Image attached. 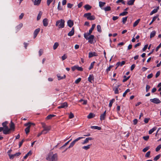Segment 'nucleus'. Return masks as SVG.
Here are the masks:
<instances>
[{"mask_svg":"<svg viewBox=\"0 0 161 161\" xmlns=\"http://www.w3.org/2000/svg\"><path fill=\"white\" fill-rule=\"evenodd\" d=\"M46 159L48 161H58V157L57 154V153L52 154L50 153L48 155Z\"/></svg>","mask_w":161,"mask_h":161,"instance_id":"1","label":"nucleus"},{"mask_svg":"<svg viewBox=\"0 0 161 161\" xmlns=\"http://www.w3.org/2000/svg\"><path fill=\"white\" fill-rule=\"evenodd\" d=\"M84 36L86 40H88V42L92 44L93 43L94 38V36L93 35L86 36V34H84Z\"/></svg>","mask_w":161,"mask_h":161,"instance_id":"2","label":"nucleus"},{"mask_svg":"<svg viewBox=\"0 0 161 161\" xmlns=\"http://www.w3.org/2000/svg\"><path fill=\"white\" fill-rule=\"evenodd\" d=\"M64 20L62 19L58 20L56 21V25L59 28H63L64 26Z\"/></svg>","mask_w":161,"mask_h":161,"instance_id":"3","label":"nucleus"},{"mask_svg":"<svg viewBox=\"0 0 161 161\" xmlns=\"http://www.w3.org/2000/svg\"><path fill=\"white\" fill-rule=\"evenodd\" d=\"M31 125H34L35 124L33 123H31L30 122H28V123H26L25 124V126H28L25 129V133L27 134L30 132V128L31 127Z\"/></svg>","mask_w":161,"mask_h":161,"instance_id":"4","label":"nucleus"},{"mask_svg":"<svg viewBox=\"0 0 161 161\" xmlns=\"http://www.w3.org/2000/svg\"><path fill=\"white\" fill-rule=\"evenodd\" d=\"M71 69L72 71H75V69H77L79 71H82L83 70V68L81 67H79L78 65H75L71 67Z\"/></svg>","mask_w":161,"mask_h":161,"instance_id":"5","label":"nucleus"},{"mask_svg":"<svg viewBox=\"0 0 161 161\" xmlns=\"http://www.w3.org/2000/svg\"><path fill=\"white\" fill-rule=\"evenodd\" d=\"M150 100L151 102L156 104H158L161 103V101L160 100L157 98H155L153 99H150Z\"/></svg>","mask_w":161,"mask_h":161,"instance_id":"6","label":"nucleus"},{"mask_svg":"<svg viewBox=\"0 0 161 161\" xmlns=\"http://www.w3.org/2000/svg\"><path fill=\"white\" fill-rule=\"evenodd\" d=\"M94 77L93 74L90 75L88 78V80L90 83H92L94 81Z\"/></svg>","mask_w":161,"mask_h":161,"instance_id":"7","label":"nucleus"},{"mask_svg":"<svg viewBox=\"0 0 161 161\" xmlns=\"http://www.w3.org/2000/svg\"><path fill=\"white\" fill-rule=\"evenodd\" d=\"M10 130V129L8 128V127L6 126L5 128H4V129H3V133L5 135L8 134L9 133Z\"/></svg>","mask_w":161,"mask_h":161,"instance_id":"8","label":"nucleus"},{"mask_svg":"<svg viewBox=\"0 0 161 161\" xmlns=\"http://www.w3.org/2000/svg\"><path fill=\"white\" fill-rule=\"evenodd\" d=\"M98 55L97 53L95 52H90L89 53V58H91L93 56H97Z\"/></svg>","mask_w":161,"mask_h":161,"instance_id":"9","label":"nucleus"},{"mask_svg":"<svg viewBox=\"0 0 161 161\" xmlns=\"http://www.w3.org/2000/svg\"><path fill=\"white\" fill-rule=\"evenodd\" d=\"M68 106V104L67 102H64L62 103L61 105L58 106V108L60 109L61 108H64L65 107H67Z\"/></svg>","mask_w":161,"mask_h":161,"instance_id":"10","label":"nucleus"},{"mask_svg":"<svg viewBox=\"0 0 161 161\" xmlns=\"http://www.w3.org/2000/svg\"><path fill=\"white\" fill-rule=\"evenodd\" d=\"M67 25L70 27H71L74 25L73 21L71 19H69L67 21Z\"/></svg>","mask_w":161,"mask_h":161,"instance_id":"11","label":"nucleus"},{"mask_svg":"<svg viewBox=\"0 0 161 161\" xmlns=\"http://www.w3.org/2000/svg\"><path fill=\"white\" fill-rule=\"evenodd\" d=\"M125 62L124 61H122L121 62H118L116 64V65L117 66V67L119 66H122L123 65L125 64Z\"/></svg>","mask_w":161,"mask_h":161,"instance_id":"12","label":"nucleus"},{"mask_svg":"<svg viewBox=\"0 0 161 161\" xmlns=\"http://www.w3.org/2000/svg\"><path fill=\"white\" fill-rule=\"evenodd\" d=\"M51 129V127L50 126H47L43 129V130H42L43 132H44V131H46L47 133V132L50 130Z\"/></svg>","mask_w":161,"mask_h":161,"instance_id":"13","label":"nucleus"},{"mask_svg":"<svg viewBox=\"0 0 161 161\" xmlns=\"http://www.w3.org/2000/svg\"><path fill=\"white\" fill-rule=\"evenodd\" d=\"M157 129V127L156 126H154L153 127L152 129H150L149 131V134H152L154 131L156 130Z\"/></svg>","mask_w":161,"mask_h":161,"instance_id":"14","label":"nucleus"},{"mask_svg":"<svg viewBox=\"0 0 161 161\" xmlns=\"http://www.w3.org/2000/svg\"><path fill=\"white\" fill-rule=\"evenodd\" d=\"M92 139L91 137L86 138L84 141L82 143V144H84L86 143H87L89 140H92Z\"/></svg>","mask_w":161,"mask_h":161,"instance_id":"15","label":"nucleus"},{"mask_svg":"<svg viewBox=\"0 0 161 161\" xmlns=\"http://www.w3.org/2000/svg\"><path fill=\"white\" fill-rule=\"evenodd\" d=\"M158 7L157 8L154 9L150 13V15H153V14L157 13L158 11Z\"/></svg>","mask_w":161,"mask_h":161,"instance_id":"16","label":"nucleus"},{"mask_svg":"<svg viewBox=\"0 0 161 161\" xmlns=\"http://www.w3.org/2000/svg\"><path fill=\"white\" fill-rule=\"evenodd\" d=\"M43 23L44 26H47L48 25V20L47 19H44L43 20Z\"/></svg>","mask_w":161,"mask_h":161,"instance_id":"17","label":"nucleus"},{"mask_svg":"<svg viewBox=\"0 0 161 161\" xmlns=\"http://www.w3.org/2000/svg\"><path fill=\"white\" fill-rule=\"evenodd\" d=\"M42 0H35L34 4L35 5H38L41 2Z\"/></svg>","mask_w":161,"mask_h":161,"instance_id":"18","label":"nucleus"},{"mask_svg":"<svg viewBox=\"0 0 161 161\" xmlns=\"http://www.w3.org/2000/svg\"><path fill=\"white\" fill-rule=\"evenodd\" d=\"M91 128L92 129H97L100 130L101 129V127L97 126H92L91 127Z\"/></svg>","mask_w":161,"mask_h":161,"instance_id":"19","label":"nucleus"},{"mask_svg":"<svg viewBox=\"0 0 161 161\" xmlns=\"http://www.w3.org/2000/svg\"><path fill=\"white\" fill-rule=\"evenodd\" d=\"M31 154L32 152L31 151H30L24 157V159H26L29 156L31 155Z\"/></svg>","mask_w":161,"mask_h":161,"instance_id":"20","label":"nucleus"},{"mask_svg":"<svg viewBox=\"0 0 161 161\" xmlns=\"http://www.w3.org/2000/svg\"><path fill=\"white\" fill-rule=\"evenodd\" d=\"M84 8L86 10H88L92 8V6L89 4H86L84 6Z\"/></svg>","mask_w":161,"mask_h":161,"instance_id":"21","label":"nucleus"},{"mask_svg":"<svg viewBox=\"0 0 161 161\" xmlns=\"http://www.w3.org/2000/svg\"><path fill=\"white\" fill-rule=\"evenodd\" d=\"M115 100L114 98H113L111 100H110V102H109V107L110 108H111L112 107V104H113V103L114 102Z\"/></svg>","mask_w":161,"mask_h":161,"instance_id":"22","label":"nucleus"},{"mask_svg":"<svg viewBox=\"0 0 161 161\" xmlns=\"http://www.w3.org/2000/svg\"><path fill=\"white\" fill-rule=\"evenodd\" d=\"M95 116V115L92 113H90L87 116V117L88 119H91Z\"/></svg>","mask_w":161,"mask_h":161,"instance_id":"23","label":"nucleus"},{"mask_svg":"<svg viewBox=\"0 0 161 161\" xmlns=\"http://www.w3.org/2000/svg\"><path fill=\"white\" fill-rule=\"evenodd\" d=\"M91 144H89L87 146H84L82 147V148L83 149H84L86 150H87L88 149H89L91 147Z\"/></svg>","mask_w":161,"mask_h":161,"instance_id":"24","label":"nucleus"},{"mask_svg":"<svg viewBox=\"0 0 161 161\" xmlns=\"http://www.w3.org/2000/svg\"><path fill=\"white\" fill-rule=\"evenodd\" d=\"M135 0H130L127 2V4L129 5H132L135 1Z\"/></svg>","mask_w":161,"mask_h":161,"instance_id":"25","label":"nucleus"},{"mask_svg":"<svg viewBox=\"0 0 161 161\" xmlns=\"http://www.w3.org/2000/svg\"><path fill=\"white\" fill-rule=\"evenodd\" d=\"M57 77L58 78V80H61L63 79H65L66 77V75H64L63 76H61L58 75H57Z\"/></svg>","mask_w":161,"mask_h":161,"instance_id":"26","label":"nucleus"},{"mask_svg":"<svg viewBox=\"0 0 161 161\" xmlns=\"http://www.w3.org/2000/svg\"><path fill=\"white\" fill-rule=\"evenodd\" d=\"M106 116V115L104 114H102L100 116V120L101 121L104 120Z\"/></svg>","mask_w":161,"mask_h":161,"instance_id":"27","label":"nucleus"},{"mask_svg":"<svg viewBox=\"0 0 161 161\" xmlns=\"http://www.w3.org/2000/svg\"><path fill=\"white\" fill-rule=\"evenodd\" d=\"M42 14V12L41 11H40L37 17V20H38L40 19Z\"/></svg>","mask_w":161,"mask_h":161,"instance_id":"28","label":"nucleus"},{"mask_svg":"<svg viewBox=\"0 0 161 161\" xmlns=\"http://www.w3.org/2000/svg\"><path fill=\"white\" fill-rule=\"evenodd\" d=\"M99 7L102 8L103 6L104 5L106 4L105 2H102L101 1H99Z\"/></svg>","mask_w":161,"mask_h":161,"instance_id":"29","label":"nucleus"},{"mask_svg":"<svg viewBox=\"0 0 161 161\" xmlns=\"http://www.w3.org/2000/svg\"><path fill=\"white\" fill-rule=\"evenodd\" d=\"M91 15V14L90 13H87L84 14V16L86 17L88 19V18H89Z\"/></svg>","mask_w":161,"mask_h":161,"instance_id":"30","label":"nucleus"},{"mask_svg":"<svg viewBox=\"0 0 161 161\" xmlns=\"http://www.w3.org/2000/svg\"><path fill=\"white\" fill-rule=\"evenodd\" d=\"M23 24L22 23H20L16 27V29L17 30H20L21 27L23 26Z\"/></svg>","mask_w":161,"mask_h":161,"instance_id":"31","label":"nucleus"},{"mask_svg":"<svg viewBox=\"0 0 161 161\" xmlns=\"http://www.w3.org/2000/svg\"><path fill=\"white\" fill-rule=\"evenodd\" d=\"M95 63V61H93L91 63L90 65L89 68V69L91 70V69H92L93 67L94 64Z\"/></svg>","mask_w":161,"mask_h":161,"instance_id":"32","label":"nucleus"},{"mask_svg":"<svg viewBox=\"0 0 161 161\" xmlns=\"http://www.w3.org/2000/svg\"><path fill=\"white\" fill-rule=\"evenodd\" d=\"M118 87L119 86H118L117 87H115L114 88L113 90L114 91V93L115 94H117L119 93V91L118 90Z\"/></svg>","mask_w":161,"mask_h":161,"instance_id":"33","label":"nucleus"},{"mask_svg":"<svg viewBox=\"0 0 161 161\" xmlns=\"http://www.w3.org/2000/svg\"><path fill=\"white\" fill-rule=\"evenodd\" d=\"M130 77V76H128L127 77H126V76L125 75H124V79L123 80V82H125L127 80H128Z\"/></svg>","mask_w":161,"mask_h":161,"instance_id":"34","label":"nucleus"},{"mask_svg":"<svg viewBox=\"0 0 161 161\" xmlns=\"http://www.w3.org/2000/svg\"><path fill=\"white\" fill-rule=\"evenodd\" d=\"M156 34V32L155 31H153L150 34V38H152Z\"/></svg>","mask_w":161,"mask_h":161,"instance_id":"35","label":"nucleus"},{"mask_svg":"<svg viewBox=\"0 0 161 161\" xmlns=\"http://www.w3.org/2000/svg\"><path fill=\"white\" fill-rule=\"evenodd\" d=\"M140 21V19H138L133 24V26L134 27H135L139 23Z\"/></svg>","mask_w":161,"mask_h":161,"instance_id":"36","label":"nucleus"},{"mask_svg":"<svg viewBox=\"0 0 161 161\" xmlns=\"http://www.w3.org/2000/svg\"><path fill=\"white\" fill-rule=\"evenodd\" d=\"M56 115L54 114H49L48 115L46 119H50L52 117L55 116Z\"/></svg>","mask_w":161,"mask_h":161,"instance_id":"37","label":"nucleus"},{"mask_svg":"<svg viewBox=\"0 0 161 161\" xmlns=\"http://www.w3.org/2000/svg\"><path fill=\"white\" fill-rule=\"evenodd\" d=\"M58 45H59V44H58V43L57 42L55 43L53 46V49L54 50L56 49L57 48L58 46Z\"/></svg>","mask_w":161,"mask_h":161,"instance_id":"38","label":"nucleus"},{"mask_svg":"<svg viewBox=\"0 0 161 161\" xmlns=\"http://www.w3.org/2000/svg\"><path fill=\"white\" fill-rule=\"evenodd\" d=\"M95 19V17L94 16L91 15L90 16L89 18H88V19L90 20H94Z\"/></svg>","mask_w":161,"mask_h":161,"instance_id":"39","label":"nucleus"},{"mask_svg":"<svg viewBox=\"0 0 161 161\" xmlns=\"http://www.w3.org/2000/svg\"><path fill=\"white\" fill-rule=\"evenodd\" d=\"M128 14V12L127 11H124L119 14V16H123L126 15Z\"/></svg>","mask_w":161,"mask_h":161,"instance_id":"40","label":"nucleus"},{"mask_svg":"<svg viewBox=\"0 0 161 161\" xmlns=\"http://www.w3.org/2000/svg\"><path fill=\"white\" fill-rule=\"evenodd\" d=\"M40 31H34V38H35L38 34Z\"/></svg>","mask_w":161,"mask_h":161,"instance_id":"41","label":"nucleus"},{"mask_svg":"<svg viewBox=\"0 0 161 161\" xmlns=\"http://www.w3.org/2000/svg\"><path fill=\"white\" fill-rule=\"evenodd\" d=\"M74 31H70L68 33V35L69 36H72L74 35Z\"/></svg>","mask_w":161,"mask_h":161,"instance_id":"42","label":"nucleus"},{"mask_svg":"<svg viewBox=\"0 0 161 161\" xmlns=\"http://www.w3.org/2000/svg\"><path fill=\"white\" fill-rule=\"evenodd\" d=\"M127 17H125L122 18V22L123 24H125L126 23L127 20Z\"/></svg>","mask_w":161,"mask_h":161,"instance_id":"43","label":"nucleus"},{"mask_svg":"<svg viewBox=\"0 0 161 161\" xmlns=\"http://www.w3.org/2000/svg\"><path fill=\"white\" fill-rule=\"evenodd\" d=\"M161 148V144L158 145L156 148L155 150L156 152H158Z\"/></svg>","mask_w":161,"mask_h":161,"instance_id":"44","label":"nucleus"},{"mask_svg":"<svg viewBox=\"0 0 161 161\" xmlns=\"http://www.w3.org/2000/svg\"><path fill=\"white\" fill-rule=\"evenodd\" d=\"M160 157V155L158 154L154 158L153 160L154 161H157L158 160Z\"/></svg>","mask_w":161,"mask_h":161,"instance_id":"45","label":"nucleus"},{"mask_svg":"<svg viewBox=\"0 0 161 161\" xmlns=\"http://www.w3.org/2000/svg\"><path fill=\"white\" fill-rule=\"evenodd\" d=\"M130 89H127L125 91V92L123 93V96L124 97H125V95H126V94L127 92H130Z\"/></svg>","mask_w":161,"mask_h":161,"instance_id":"46","label":"nucleus"},{"mask_svg":"<svg viewBox=\"0 0 161 161\" xmlns=\"http://www.w3.org/2000/svg\"><path fill=\"white\" fill-rule=\"evenodd\" d=\"M103 9L105 11H109L110 10L111 7L110 6H108L104 8Z\"/></svg>","mask_w":161,"mask_h":161,"instance_id":"47","label":"nucleus"},{"mask_svg":"<svg viewBox=\"0 0 161 161\" xmlns=\"http://www.w3.org/2000/svg\"><path fill=\"white\" fill-rule=\"evenodd\" d=\"M10 128L11 129H14V124L12 122V121L11 122Z\"/></svg>","mask_w":161,"mask_h":161,"instance_id":"48","label":"nucleus"},{"mask_svg":"<svg viewBox=\"0 0 161 161\" xmlns=\"http://www.w3.org/2000/svg\"><path fill=\"white\" fill-rule=\"evenodd\" d=\"M81 80V78H79L75 80V84H77L80 82Z\"/></svg>","mask_w":161,"mask_h":161,"instance_id":"49","label":"nucleus"},{"mask_svg":"<svg viewBox=\"0 0 161 161\" xmlns=\"http://www.w3.org/2000/svg\"><path fill=\"white\" fill-rule=\"evenodd\" d=\"M60 2H59V3H58V9L59 10H63V8H62V7H61L60 6Z\"/></svg>","mask_w":161,"mask_h":161,"instance_id":"50","label":"nucleus"},{"mask_svg":"<svg viewBox=\"0 0 161 161\" xmlns=\"http://www.w3.org/2000/svg\"><path fill=\"white\" fill-rule=\"evenodd\" d=\"M151 152L149 151L147 152L145 154V157L147 158H149L150 154Z\"/></svg>","mask_w":161,"mask_h":161,"instance_id":"51","label":"nucleus"},{"mask_svg":"<svg viewBox=\"0 0 161 161\" xmlns=\"http://www.w3.org/2000/svg\"><path fill=\"white\" fill-rule=\"evenodd\" d=\"M9 156L10 159H13L15 156L14 154H9Z\"/></svg>","mask_w":161,"mask_h":161,"instance_id":"52","label":"nucleus"},{"mask_svg":"<svg viewBox=\"0 0 161 161\" xmlns=\"http://www.w3.org/2000/svg\"><path fill=\"white\" fill-rule=\"evenodd\" d=\"M149 148V147H147L143 149L142 151L144 152H145L147 151Z\"/></svg>","mask_w":161,"mask_h":161,"instance_id":"53","label":"nucleus"},{"mask_svg":"<svg viewBox=\"0 0 161 161\" xmlns=\"http://www.w3.org/2000/svg\"><path fill=\"white\" fill-rule=\"evenodd\" d=\"M150 88V86L148 85H147L146 88V92H148Z\"/></svg>","mask_w":161,"mask_h":161,"instance_id":"54","label":"nucleus"},{"mask_svg":"<svg viewBox=\"0 0 161 161\" xmlns=\"http://www.w3.org/2000/svg\"><path fill=\"white\" fill-rule=\"evenodd\" d=\"M43 53V50L42 49H40L39 51V56H40Z\"/></svg>","mask_w":161,"mask_h":161,"instance_id":"55","label":"nucleus"},{"mask_svg":"<svg viewBox=\"0 0 161 161\" xmlns=\"http://www.w3.org/2000/svg\"><path fill=\"white\" fill-rule=\"evenodd\" d=\"M67 7L69 8H71L72 6H73V4L70 3H68L67 4Z\"/></svg>","mask_w":161,"mask_h":161,"instance_id":"56","label":"nucleus"},{"mask_svg":"<svg viewBox=\"0 0 161 161\" xmlns=\"http://www.w3.org/2000/svg\"><path fill=\"white\" fill-rule=\"evenodd\" d=\"M74 117V115L71 112L69 115V119H72Z\"/></svg>","mask_w":161,"mask_h":161,"instance_id":"57","label":"nucleus"},{"mask_svg":"<svg viewBox=\"0 0 161 161\" xmlns=\"http://www.w3.org/2000/svg\"><path fill=\"white\" fill-rule=\"evenodd\" d=\"M149 119L150 118H145L144 119V122L145 123H148Z\"/></svg>","mask_w":161,"mask_h":161,"instance_id":"58","label":"nucleus"},{"mask_svg":"<svg viewBox=\"0 0 161 161\" xmlns=\"http://www.w3.org/2000/svg\"><path fill=\"white\" fill-rule=\"evenodd\" d=\"M7 123L8 122L6 121L4 122H3L2 124V125L4 128H5L6 126H6V125Z\"/></svg>","mask_w":161,"mask_h":161,"instance_id":"59","label":"nucleus"},{"mask_svg":"<svg viewBox=\"0 0 161 161\" xmlns=\"http://www.w3.org/2000/svg\"><path fill=\"white\" fill-rule=\"evenodd\" d=\"M53 0H47V4L49 6L51 3L53 1Z\"/></svg>","mask_w":161,"mask_h":161,"instance_id":"60","label":"nucleus"},{"mask_svg":"<svg viewBox=\"0 0 161 161\" xmlns=\"http://www.w3.org/2000/svg\"><path fill=\"white\" fill-rule=\"evenodd\" d=\"M24 141H25L24 139H23L21 142H19V147H20L22 146V145Z\"/></svg>","mask_w":161,"mask_h":161,"instance_id":"61","label":"nucleus"},{"mask_svg":"<svg viewBox=\"0 0 161 161\" xmlns=\"http://www.w3.org/2000/svg\"><path fill=\"white\" fill-rule=\"evenodd\" d=\"M153 75L152 73H151L148 75L147 76V78L148 79H149L152 78L153 76Z\"/></svg>","mask_w":161,"mask_h":161,"instance_id":"62","label":"nucleus"},{"mask_svg":"<svg viewBox=\"0 0 161 161\" xmlns=\"http://www.w3.org/2000/svg\"><path fill=\"white\" fill-rule=\"evenodd\" d=\"M67 58V56L64 54L62 57V60H64Z\"/></svg>","mask_w":161,"mask_h":161,"instance_id":"63","label":"nucleus"},{"mask_svg":"<svg viewBox=\"0 0 161 161\" xmlns=\"http://www.w3.org/2000/svg\"><path fill=\"white\" fill-rule=\"evenodd\" d=\"M161 47V42L160 44L158 45V46L157 47L156 49V52L158 51V49Z\"/></svg>","mask_w":161,"mask_h":161,"instance_id":"64","label":"nucleus"}]
</instances>
